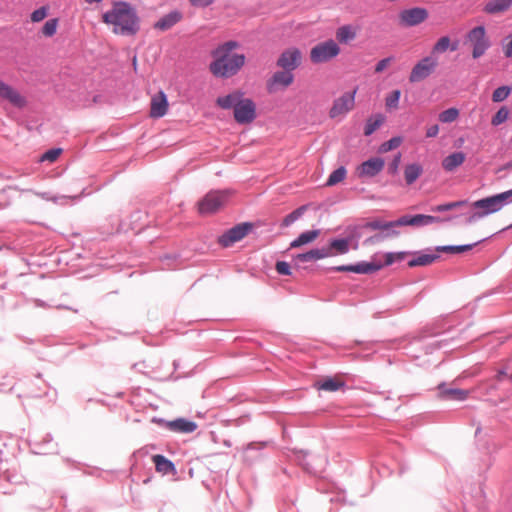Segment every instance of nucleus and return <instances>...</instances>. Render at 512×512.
Wrapping results in <instances>:
<instances>
[{
	"mask_svg": "<svg viewBox=\"0 0 512 512\" xmlns=\"http://www.w3.org/2000/svg\"><path fill=\"white\" fill-rule=\"evenodd\" d=\"M396 261L395 253H386L385 262H361L355 265H341L333 269L338 272H354L358 274H371L383 268L384 266L391 265Z\"/></svg>",
	"mask_w": 512,
	"mask_h": 512,
	"instance_id": "6",
	"label": "nucleus"
},
{
	"mask_svg": "<svg viewBox=\"0 0 512 512\" xmlns=\"http://www.w3.org/2000/svg\"><path fill=\"white\" fill-rule=\"evenodd\" d=\"M423 173V168L418 163L408 164L404 168V178L407 185L413 184Z\"/></svg>",
	"mask_w": 512,
	"mask_h": 512,
	"instance_id": "25",
	"label": "nucleus"
},
{
	"mask_svg": "<svg viewBox=\"0 0 512 512\" xmlns=\"http://www.w3.org/2000/svg\"><path fill=\"white\" fill-rule=\"evenodd\" d=\"M448 49L455 51L457 49V43H451L448 36L440 37L432 48V54H440L446 52Z\"/></svg>",
	"mask_w": 512,
	"mask_h": 512,
	"instance_id": "28",
	"label": "nucleus"
},
{
	"mask_svg": "<svg viewBox=\"0 0 512 512\" xmlns=\"http://www.w3.org/2000/svg\"><path fill=\"white\" fill-rule=\"evenodd\" d=\"M306 209H307V206L303 205V206H300L299 208L295 209L293 212H291L287 216H285V218L282 221V226L288 227L289 225H291L293 222L298 220L304 214Z\"/></svg>",
	"mask_w": 512,
	"mask_h": 512,
	"instance_id": "38",
	"label": "nucleus"
},
{
	"mask_svg": "<svg viewBox=\"0 0 512 512\" xmlns=\"http://www.w3.org/2000/svg\"><path fill=\"white\" fill-rule=\"evenodd\" d=\"M437 66L438 61L432 55L424 57L412 68L409 75V81L411 83L423 81L436 70Z\"/></svg>",
	"mask_w": 512,
	"mask_h": 512,
	"instance_id": "8",
	"label": "nucleus"
},
{
	"mask_svg": "<svg viewBox=\"0 0 512 512\" xmlns=\"http://www.w3.org/2000/svg\"><path fill=\"white\" fill-rule=\"evenodd\" d=\"M102 21L112 26L116 35L135 36L140 30V18L135 8L124 1L114 2L112 8L102 15Z\"/></svg>",
	"mask_w": 512,
	"mask_h": 512,
	"instance_id": "1",
	"label": "nucleus"
},
{
	"mask_svg": "<svg viewBox=\"0 0 512 512\" xmlns=\"http://www.w3.org/2000/svg\"><path fill=\"white\" fill-rule=\"evenodd\" d=\"M459 117V110L457 108H449L447 110L442 111L439 114V120L442 123H451L457 120Z\"/></svg>",
	"mask_w": 512,
	"mask_h": 512,
	"instance_id": "41",
	"label": "nucleus"
},
{
	"mask_svg": "<svg viewBox=\"0 0 512 512\" xmlns=\"http://www.w3.org/2000/svg\"><path fill=\"white\" fill-rule=\"evenodd\" d=\"M356 29L351 25L340 26L336 30V39L340 43H348L356 38Z\"/></svg>",
	"mask_w": 512,
	"mask_h": 512,
	"instance_id": "26",
	"label": "nucleus"
},
{
	"mask_svg": "<svg viewBox=\"0 0 512 512\" xmlns=\"http://www.w3.org/2000/svg\"><path fill=\"white\" fill-rule=\"evenodd\" d=\"M238 47V42L228 41L212 52L214 60L210 63V71L214 76L228 78L235 75L244 66L245 55L233 53V50Z\"/></svg>",
	"mask_w": 512,
	"mask_h": 512,
	"instance_id": "2",
	"label": "nucleus"
},
{
	"mask_svg": "<svg viewBox=\"0 0 512 512\" xmlns=\"http://www.w3.org/2000/svg\"><path fill=\"white\" fill-rule=\"evenodd\" d=\"M256 118L254 102L248 98H241L234 109V119L239 124H249Z\"/></svg>",
	"mask_w": 512,
	"mask_h": 512,
	"instance_id": "10",
	"label": "nucleus"
},
{
	"mask_svg": "<svg viewBox=\"0 0 512 512\" xmlns=\"http://www.w3.org/2000/svg\"><path fill=\"white\" fill-rule=\"evenodd\" d=\"M466 204H467V201H465V200L450 202V203H446V204H440V205L434 206L432 208V211L445 212V211L453 210L456 208H460Z\"/></svg>",
	"mask_w": 512,
	"mask_h": 512,
	"instance_id": "42",
	"label": "nucleus"
},
{
	"mask_svg": "<svg viewBox=\"0 0 512 512\" xmlns=\"http://www.w3.org/2000/svg\"><path fill=\"white\" fill-rule=\"evenodd\" d=\"M294 82V74L289 70L276 71L267 81L266 87L269 93L288 88Z\"/></svg>",
	"mask_w": 512,
	"mask_h": 512,
	"instance_id": "11",
	"label": "nucleus"
},
{
	"mask_svg": "<svg viewBox=\"0 0 512 512\" xmlns=\"http://www.w3.org/2000/svg\"><path fill=\"white\" fill-rule=\"evenodd\" d=\"M392 61H393L392 57H387V58L380 60L375 66V72L376 73L383 72L391 64Z\"/></svg>",
	"mask_w": 512,
	"mask_h": 512,
	"instance_id": "50",
	"label": "nucleus"
},
{
	"mask_svg": "<svg viewBox=\"0 0 512 512\" xmlns=\"http://www.w3.org/2000/svg\"><path fill=\"white\" fill-rule=\"evenodd\" d=\"M401 97L400 90H394L389 93L385 98V107L387 110H396L399 107V100Z\"/></svg>",
	"mask_w": 512,
	"mask_h": 512,
	"instance_id": "36",
	"label": "nucleus"
},
{
	"mask_svg": "<svg viewBox=\"0 0 512 512\" xmlns=\"http://www.w3.org/2000/svg\"><path fill=\"white\" fill-rule=\"evenodd\" d=\"M505 375H506V373L504 371H500L498 374V379L500 380Z\"/></svg>",
	"mask_w": 512,
	"mask_h": 512,
	"instance_id": "57",
	"label": "nucleus"
},
{
	"mask_svg": "<svg viewBox=\"0 0 512 512\" xmlns=\"http://www.w3.org/2000/svg\"><path fill=\"white\" fill-rule=\"evenodd\" d=\"M58 28V19L53 18L46 21L44 26L42 27V34L46 37H52Z\"/></svg>",
	"mask_w": 512,
	"mask_h": 512,
	"instance_id": "44",
	"label": "nucleus"
},
{
	"mask_svg": "<svg viewBox=\"0 0 512 512\" xmlns=\"http://www.w3.org/2000/svg\"><path fill=\"white\" fill-rule=\"evenodd\" d=\"M439 258L437 254H420L408 262L409 267L427 266Z\"/></svg>",
	"mask_w": 512,
	"mask_h": 512,
	"instance_id": "31",
	"label": "nucleus"
},
{
	"mask_svg": "<svg viewBox=\"0 0 512 512\" xmlns=\"http://www.w3.org/2000/svg\"><path fill=\"white\" fill-rule=\"evenodd\" d=\"M61 154H62L61 148H53V149L46 151L44 154H42L39 161L53 163L59 158V156Z\"/></svg>",
	"mask_w": 512,
	"mask_h": 512,
	"instance_id": "46",
	"label": "nucleus"
},
{
	"mask_svg": "<svg viewBox=\"0 0 512 512\" xmlns=\"http://www.w3.org/2000/svg\"><path fill=\"white\" fill-rule=\"evenodd\" d=\"M251 229L252 224L250 223L238 224L220 236L219 243L224 247H228L233 243L242 240L251 231Z\"/></svg>",
	"mask_w": 512,
	"mask_h": 512,
	"instance_id": "13",
	"label": "nucleus"
},
{
	"mask_svg": "<svg viewBox=\"0 0 512 512\" xmlns=\"http://www.w3.org/2000/svg\"><path fill=\"white\" fill-rule=\"evenodd\" d=\"M441 394L451 400H465L468 397L469 392L463 389H444L443 386H439Z\"/></svg>",
	"mask_w": 512,
	"mask_h": 512,
	"instance_id": "32",
	"label": "nucleus"
},
{
	"mask_svg": "<svg viewBox=\"0 0 512 512\" xmlns=\"http://www.w3.org/2000/svg\"><path fill=\"white\" fill-rule=\"evenodd\" d=\"M168 107L169 103L166 94L163 91H159L151 98L149 115L151 118H161L166 115Z\"/></svg>",
	"mask_w": 512,
	"mask_h": 512,
	"instance_id": "15",
	"label": "nucleus"
},
{
	"mask_svg": "<svg viewBox=\"0 0 512 512\" xmlns=\"http://www.w3.org/2000/svg\"><path fill=\"white\" fill-rule=\"evenodd\" d=\"M512 7V0H489L484 5L483 11L486 14H500Z\"/></svg>",
	"mask_w": 512,
	"mask_h": 512,
	"instance_id": "21",
	"label": "nucleus"
},
{
	"mask_svg": "<svg viewBox=\"0 0 512 512\" xmlns=\"http://www.w3.org/2000/svg\"><path fill=\"white\" fill-rule=\"evenodd\" d=\"M509 379L512 381V373L509 375Z\"/></svg>",
	"mask_w": 512,
	"mask_h": 512,
	"instance_id": "59",
	"label": "nucleus"
},
{
	"mask_svg": "<svg viewBox=\"0 0 512 512\" xmlns=\"http://www.w3.org/2000/svg\"><path fill=\"white\" fill-rule=\"evenodd\" d=\"M356 92L357 89H354L352 92H346L340 97L336 98L329 110V117L332 119L342 118L351 110H353L355 106Z\"/></svg>",
	"mask_w": 512,
	"mask_h": 512,
	"instance_id": "9",
	"label": "nucleus"
},
{
	"mask_svg": "<svg viewBox=\"0 0 512 512\" xmlns=\"http://www.w3.org/2000/svg\"><path fill=\"white\" fill-rule=\"evenodd\" d=\"M392 234H393V235H397V234H398V232H397V231H393V232H392Z\"/></svg>",
	"mask_w": 512,
	"mask_h": 512,
	"instance_id": "58",
	"label": "nucleus"
},
{
	"mask_svg": "<svg viewBox=\"0 0 512 512\" xmlns=\"http://www.w3.org/2000/svg\"><path fill=\"white\" fill-rule=\"evenodd\" d=\"M475 244L468 245H459V246H438L436 248L437 252H446V253H463L469 251L473 248Z\"/></svg>",
	"mask_w": 512,
	"mask_h": 512,
	"instance_id": "39",
	"label": "nucleus"
},
{
	"mask_svg": "<svg viewBox=\"0 0 512 512\" xmlns=\"http://www.w3.org/2000/svg\"><path fill=\"white\" fill-rule=\"evenodd\" d=\"M510 202H512V189L477 200L473 203V208L478 211L471 217V219L482 218L489 214L496 213Z\"/></svg>",
	"mask_w": 512,
	"mask_h": 512,
	"instance_id": "3",
	"label": "nucleus"
},
{
	"mask_svg": "<svg viewBox=\"0 0 512 512\" xmlns=\"http://www.w3.org/2000/svg\"><path fill=\"white\" fill-rule=\"evenodd\" d=\"M333 256L330 248L312 249L306 253L298 254L295 257L299 262H311Z\"/></svg>",
	"mask_w": 512,
	"mask_h": 512,
	"instance_id": "19",
	"label": "nucleus"
},
{
	"mask_svg": "<svg viewBox=\"0 0 512 512\" xmlns=\"http://www.w3.org/2000/svg\"><path fill=\"white\" fill-rule=\"evenodd\" d=\"M381 239L380 236H372V237H369L365 240V244H372V243H375L377 241H379Z\"/></svg>",
	"mask_w": 512,
	"mask_h": 512,
	"instance_id": "55",
	"label": "nucleus"
},
{
	"mask_svg": "<svg viewBox=\"0 0 512 512\" xmlns=\"http://www.w3.org/2000/svg\"><path fill=\"white\" fill-rule=\"evenodd\" d=\"M512 88L509 86H501L494 90L492 101L495 103L502 102L510 95Z\"/></svg>",
	"mask_w": 512,
	"mask_h": 512,
	"instance_id": "40",
	"label": "nucleus"
},
{
	"mask_svg": "<svg viewBox=\"0 0 512 512\" xmlns=\"http://www.w3.org/2000/svg\"><path fill=\"white\" fill-rule=\"evenodd\" d=\"M344 386V383L336 378H326L315 384L318 390L335 392Z\"/></svg>",
	"mask_w": 512,
	"mask_h": 512,
	"instance_id": "29",
	"label": "nucleus"
},
{
	"mask_svg": "<svg viewBox=\"0 0 512 512\" xmlns=\"http://www.w3.org/2000/svg\"><path fill=\"white\" fill-rule=\"evenodd\" d=\"M242 97L243 94L241 92L235 91L226 96L218 97L216 103L222 109H235V107L237 106L238 102L241 100Z\"/></svg>",
	"mask_w": 512,
	"mask_h": 512,
	"instance_id": "23",
	"label": "nucleus"
},
{
	"mask_svg": "<svg viewBox=\"0 0 512 512\" xmlns=\"http://www.w3.org/2000/svg\"><path fill=\"white\" fill-rule=\"evenodd\" d=\"M464 161L465 154L462 152H455L443 159L442 166L446 171H453L454 169L462 165Z\"/></svg>",
	"mask_w": 512,
	"mask_h": 512,
	"instance_id": "24",
	"label": "nucleus"
},
{
	"mask_svg": "<svg viewBox=\"0 0 512 512\" xmlns=\"http://www.w3.org/2000/svg\"><path fill=\"white\" fill-rule=\"evenodd\" d=\"M465 44L471 47L474 59L482 57L490 47L485 27L481 25L472 28L465 36Z\"/></svg>",
	"mask_w": 512,
	"mask_h": 512,
	"instance_id": "5",
	"label": "nucleus"
},
{
	"mask_svg": "<svg viewBox=\"0 0 512 512\" xmlns=\"http://www.w3.org/2000/svg\"><path fill=\"white\" fill-rule=\"evenodd\" d=\"M0 98L17 108H23L26 105V99L16 89L2 80H0Z\"/></svg>",
	"mask_w": 512,
	"mask_h": 512,
	"instance_id": "16",
	"label": "nucleus"
},
{
	"mask_svg": "<svg viewBox=\"0 0 512 512\" xmlns=\"http://www.w3.org/2000/svg\"><path fill=\"white\" fill-rule=\"evenodd\" d=\"M319 230H311L301 233L298 238L293 240L290 244L291 248H298L302 245L313 242L319 236Z\"/></svg>",
	"mask_w": 512,
	"mask_h": 512,
	"instance_id": "27",
	"label": "nucleus"
},
{
	"mask_svg": "<svg viewBox=\"0 0 512 512\" xmlns=\"http://www.w3.org/2000/svg\"><path fill=\"white\" fill-rule=\"evenodd\" d=\"M182 19V13L179 11H172L162 16L155 24L154 28L160 31H167L180 22Z\"/></svg>",
	"mask_w": 512,
	"mask_h": 512,
	"instance_id": "20",
	"label": "nucleus"
},
{
	"mask_svg": "<svg viewBox=\"0 0 512 512\" xmlns=\"http://www.w3.org/2000/svg\"><path fill=\"white\" fill-rule=\"evenodd\" d=\"M439 222V218L431 215H423V214H417L414 216H411L410 223L411 226H423V225H429L432 223Z\"/></svg>",
	"mask_w": 512,
	"mask_h": 512,
	"instance_id": "34",
	"label": "nucleus"
},
{
	"mask_svg": "<svg viewBox=\"0 0 512 512\" xmlns=\"http://www.w3.org/2000/svg\"><path fill=\"white\" fill-rule=\"evenodd\" d=\"M346 169L344 167H339L338 169H336L335 171H333L327 182H326V186H334L340 182H342L345 177H346Z\"/></svg>",
	"mask_w": 512,
	"mask_h": 512,
	"instance_id": "37",
	"label": "nucleus"
},
{
	"mask_svg": "<svg viewBox=\"0 0 512 512\" xmlns=\"http://www.w3.org/2000/svg\"><path fill=\"white\" fill-rule=\"evenodd\" d=\"M406 255H407L406 252L395 253L396 260H403Z\"/></svg>",
	"mask_w": 512,
	"mask_h": 512,
	"instance_id": "56",
	"label": "nucleus"
},
{
	"mask_svg": "<svg viewBox=\"0 0 512 512\" xmlns=\"http://www.w3.org/2000/svg\"><path fill=\"white\" fill-rule=\"evenodd\" d=\"M410 219H411V216H403L396 221H389V223L391 224V228L397 227V226H407V225L411 226Z\"/></svg>",
	"mask_w": 512,
	"mask_h": 512,
	"instance_id": "51",
	"label": "nucleus"
},
{
	"mask_svg": "<svg viewBox=\"0 0 512 512\" xmlns=\"http://www.w3.org/2000/svg\"><path fill=\"white\" fill-rule=\"evenodd\" d=\"M439 133V126L437 124L432 125L427 128L426 130V136L428 138L436 137Z\"/></svg>",
	"mask_w": 512,
	"mask_h": 512,
	"instance_id": "53",
	"label": "nucleus"
},
{
	"mask_svg": "<svg viewBox=\"0 0 512 512\" xmlns=\"http://www.w3.org/2000/svg\"><path fill=\"white\" fill-rule=\"evenodd\" d=\"M428 18V11L425 8L415 7L400 12V24L406 27L416 26Z\"/></svg>",
	"mask_w": 512,
	"mask_h": 512,
	"instance_id": "14",
	"label": "nucleus"
},
{
	"mask_svg": "<svg viewBox=\"0 0 512 512\" xmlns=\"http://www.w3.org/2000/svg\"><path fill=\"white\" fill-rule=\"evenodd\" d=\"M385 121V116L382 114H376L368 118L365 128H364V134L366 136L371 135L374 133Z\"/></svg>",
	"mask_w": 512,
	"mask_h": 512,
	"instance_id": "30",
	"label": "nucleus"
},
{
	"mask_svg": "<svg viewBox=\"0 0 512 512\" xmlns=\"http://www.w3.org/2000/svg\"><path fill=\"white\" fill-rule=\"evenodd\" d=\"M509 227H512V224Z\"/></svg>",
	"mask_w": 512,
	"mask_h": 512,
	"instance_id": "60",
	"label": "nucleus"
},
{
	"mask_svg": "<svg viewBox=\"0 0 512 512\" xmlns=\"http://www.w3.org/2000/svg\"><path fill=\"white\" fill-rule=\"evenodd\" d=\"M48 15V7L47 6H42L36 10H34L31 14V21L32 22H40L42 20H44Z\"/></svg>",
	"mask_w": 512,
	"mask_h": 512,
	"instance_id": "47",
	"label": "nucleus"
},
{
	"mask_svg": "<svg viewBox=\"0 0 512 512\" xmlns=\"http://www.w3.org/2000/svg\"><path fill=\"white\" fill-rule=\"evenodd\" d=\"M191 5L195 7H207L214 2V0H189Z\"/></svg>",
	"mask_w": 512,
	"mask_h": 512,
	"instance_id": "52",
	"label": "nucleus"
},
{
	"mask_svg": "<svg viewBox=\"0 0 512 512\" xmlns=\"http://www.w3.org/2000/svg\"><path fill=\"white\" fill-rule=\"evenodd\" d=\"M152 461L155 465V469L158 473L165 474H176L175 465L166 457L160 454L152 456Z\"/></svg>",
	"mask_w": 512,
	"mask_h": 512,
	"instance_id": "22",
	"label": "nucleus"
},
{
	"mask_svg": "<svg viewBox=\"0 0 512 512\" xmlns=\"http://www.w3.org/2000/svg\"><path fill=\"white\" fill-rule=\"evenodd\" d=\"M385 162L382 158L375 157L363 162L358 168L359 177H374L382 171Z\"/></svg>",
	"mask_w": 512,
	"mask_h": 512,
	"instance_id": "17",
	"label": "nucleus"
},
{
	"mask_svg": "<svg viewBox=\"0 0 512 512\" xmlns=\"http://www.w3.org/2000/svg\"><path fill=\"white\" fill-rule=\"evenodd\" d=\"M275 268H276V271L281 275H290L291 274L290 265L285 261H278L276 263Z\"/></svg>",
	"mask_w": 512,
	"mask_h": 512,
	"instance_id": "49",
	"label": "nucleus"
},
{
	"mask_svg": "<svg viewBox=\"0 0 512 512\" xmlns=\"http://www.w3.org/2000/svg\"><path fill=\"white\" fill-rule=\"evenodd\" d=\"M302 60V54L298 48H288L284 50L277 59V66L283 70H289L293 73Z\"/></svg>",
	"mask_w": 512,
	"mask_h": 512,
	"instance_id": "12",
	"label": "nucleus"
},
{
	"mask_svg": "<svg viewBox=\"0 0 512 512\" xmlns=\"http://www.w3.org/2000/svg\"><path fill=\"white\" fill-rule=\"evenodd\" d=\"M504 55L512 58V39L503 47Z\"/></svg>",
	"mask_w": 512,
	"mask_h": 512,
	"instance_id": "54",
	"label": "nucleus"
},
{
	"mask_svg": "<svg viewBox=\"0 0 512 512\" xmlns=\"http://www.w3.org/2000/svg\"><path fill=\"white\" fill-rule=\"evenodd\" d=\"M340 53V47L334 40H327L314 46L310 51V59L314 64L327 62Z\"/></svg>",
	"mask_w": 512,
	"mask_h": 512,
	"instance_id": "7",
	"label": "nucleus"
},
{
	"mask_svg": "<svg viewBox=\"0 0 512 512\" xmlns=\"http://www.w3.org/2000/svg\"><path fill=\"white\" fill-rule=\"evenodd\" d=\"M166 427L172 431L177 433H192L197 429V424L193 421L178 418L173 421H168L166 423Z\"/></svg>",
	"mask_w": 512,
	"mask_h": 512,
	"instance_id": "18",
	"label": "nucleus"
},
{
	"mask_svg": "<svg viewBox=\"0 0 512 512\" xmlns=\"http://www.w3.org/2000/svg\"><path fill=\"white\" fill-rule=\"evenodd\" d=\"M333 252V256L337 254H345L349 251V240L348 239H334L330 242L327 247Z\"/></svg>",
	"mask_w": 512,
	"mask_h": 512,
	"instance_id": "33",
	"label": "nucleus"
},
{
	"mask_svg": "<svg viewBox=\"0 0 512 512\" xmlns=\"http://www.w3.org/2000/svg\"><path fill=\"white\" fill-rule=\"evenodd\" d=\"M230 196L231 193L228 190L208 192L197 204L199 214L210 215L216 213L225 206Z\"/></svg>",
	"mask_w": 512,
	"mask_h": 512,
	"instance_id": "4",
	"label": "nucleus"
},
{
	"mask_svg": "<svg viewBox=\"0 0 512 512\" xmlns=\"http://www.w3.org/2000/svg\"><path fill=\"white\" fill-rule=\"evenodd\" d=\"M401 143H402V138L401 137H393L390 140L382 143L380 148H379V151L381 153L389 152V151H391L393 149L398 148L401 145Z\"/></svg>",
	"mask_w": 512,
	"mask_h": 512,
	"instance_id": "45",
	"label": "nucleus"
},
{
	"mask_svg": "<svg viewBox=\"0 0 512 512\" xmlns=\"http://www.w3.org/2000/svg\"><path fill=\"white\" fill-rule=\"evenodd\" d=\"M391 228V224L388 221H383L380 219H374L366 222L359 229H368V230H388Z\"/></svg>",
	"mask_w": 512,
	"mask_h": 512,
	"instance_id": "35",
	"label": "nucleus"
},
{
	"mask_svg": "<svg viewBox=\"0 0 512 512\" xmlns=\"http://www.w3.org/2000/svg\"><path fill=\"white\" fill-rule=\"evenodd\" d=\"M400 162H401V154L398 153L394 157L392 162L389 164V166H388V173H390L392 175H395L398 172V168H399Z\"/></svg>",
	"mask_w": 512,
	"mask_h": 512,
	"instance_id": "48",
	"label": "nucleus"
},
{
	"mask_svg": "<svg viewBox=\"0 0 512 512\" xmlns=\"http://www.w3.org/2000/svg\"><path fill=\"white\" fill-rule=\"evenodd\" d=\"M509 117V110L507 107H501L496 114L492 117L491 124L493 126H498L504 123Z\"/></svg>",
	"mask_w": 512,
	"mask_h": 512,
	"instance_id": "43",
	"label": "nucleus"
}]
</instances>
